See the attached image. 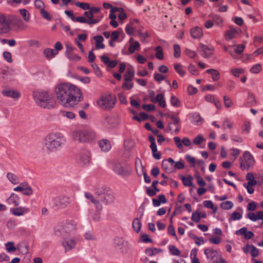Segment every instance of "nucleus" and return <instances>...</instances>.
Here are the masks:
<instances>
[{
  "mask_svg": "<svg viewBox=\"0 0 263 263\" xmlns=\"http://www.w3.org/2000/svg\"><path fill=\"white\" fill-rule=\"evenodd\" d=\"M55 92L58 102L66 107L73 106L83 100L81 90L70 83L59 84Z\"/></svg>",
  "mask_w": 263,
  "mask_h": 263,
  "instance_id": "f257e3e1",
  "label": "nucleus"
},
{
  "mask_svg": "<svg viewBox=\"0 0 263 263\" xmlns=\"http://www.w3.org/2000/svg\"><path fill=\"white\" fill-rule=\"evenodd\" d=\"M65 141L64 136L59 133H51L44 138V145L45 149L49 152H55Z\"/></svg>",
  "mask_w": 263,
  "mask_h": 263,
  "instance_id": "f03ea898",
  "label": "nucleus"
},
{
  "mask_svg": "<svg viewBox=\"0 0 263 263\" xmlns=\"http://www.w3.org/2000/svg\"><path fill=\"white\" fill-rule=\"evenodd\" d=\"M33 96L36 104L43 108L50 109L55 106V102L54 99L47 91H34Z\"/></svg>",
  "mask_w": 263,
  "mask_h": 263,
  "instance_id": "7ed1b4c3",
  "label": "nucleus"
},
{
  "mask_svg": "<svg viewBox=\"0 0 263 263\" xmlns=\"http://www.w3.org/2000/svg\"><path fill=\"white\" fill-rule=\"evenodd\" d=\"M72 137L74 141L85 143L92 140L95 138V134L90 130H77L72 132Z\"/></svg>",
  "mask_w": 263,
  "mask_h": 263,
  "instance_id": "20e7f679",
  "label": "nucleus"
},
{
  "mask_svg": "<svg viewBox=\"0 0 263 263\" xmlns=\"http://www.w3.org/2000/svg\"><path fill=\"white\" fill-rule=\"evenodd\" d=\"M116 102V98L115 96L109 94L102 96L97 101V104L103 109L110 110L112 109Z\"/></svg>",
  "mask_w": 263,
  "mask_h": 263,
  "instance_id": "39448f33",
  "label": "nucleus"
},
{
  "mask_svg": "<svg viewBox=\"0 0 263 263\" xmlns=\"http://www.w3.org/2000/svg\"><path fill=\"white\" fill-rule=\"evenodd\" d=\"M240 168L242 170H249L250 166L254 163V160L253 156L248 151H245L242 157L239 158Z\"/></svg>",
  "mask_w": 263,
  "mask_h": 263,
  "instance_id": "423d86ee",
  "label": "nucleus"
},
{
  "mask_svg": "<svg viewBox=\"0 0 263 263\" xmlns=\"http://www.w3.org/2000/svg\"><path fill=\"white\" fill-rule=\"evenodd\" d=\"M112 170L115 173L122 176H129L131 173V171L125 164L120 162L114 163Z\"/></svg>",
  "mask_w": 263,
  "mask_h": 263,
  "instance_id": "0eeeda50",
  "label": "nucleus"
},
{
  "mask_svg": "<svg viewBox=\"0 0 263 263\" xmlns=\"http://www.w3.org/2000/svg\"><path fill=\"white\" fill-rule=\"evenodd\" d=\"M11 20L7 18L6 16L0 13V34L8 33L11 30Z\"/></svg>",
  "mask_w": 263,
  "mask_h": 263,
  "instance_id": "6e6552de",
  "label": "nucleus"
},
{
  "mask_svg": "<svg viewBox=\"0 0 263 263\" xmlns=\"http://www.w3.org/2000/svg\"><path fill=\"white\" fill-rule=\"evenodd\" d=\"M76 226L73 223H68L65 226H57L54 229L55 235L59 236L63 234V233H69L74 230Z\"/></svg>",
  "mask_w": 263,
  "mask_h": 263,
  "instance_id": "1a4fd4ad",
  "label": "nucleus"
},
{
  "mask_svg": "<svg viewBox=\"0 0 263 263\" xmlns=\"http://www.w3.org/2000/svg\"><path fill=\"white\" fill-rule=\"evenodd\" d=\"M204 254L210 263H218V259L220 258V254L216 250L210 248L204 249Z\"/></svg>",
  "mask_w": 263,
  "mask_h": 263,
  "instance_id": "9d476101",
  "label": "nucleus"
},
{
  "mask_svg": "<svg viewBox=\"0 0 263 263\" xmlns=\"http://www.w3.org/2000/svg\"><path fill=\"white\" fill-rule=\"evenodd\" d=\"M213 47H209L203 44H200L198 51L201 54L202 56L205 58H208L213 54Z\"/></svg>",
  "mask_w": 263,
  "mask_h": 263,
  "instance_id": "9b49d317",
  "label": "nucleus"
},
{
  "mask_svg": "<svg viewBox=\"0 0 263 263\" xmlns=\"http://www.w3.org/2000/svg\"><path fill=\"white\" fill-rule=\"evenodd\" d=\"M241 32V30L239 28H232L227 30L225 34V37L226 40L230 41L234 38L236 37V36L239 32Z\"/></svg>",
  "mask_w": 263,
  "mask_h": 263,
  "instance_id": "f8f14e48",
  "label": "nucleus"
},
{
  "mask_svg": "<svg viewBox=\"0 0 263 263\" xmlns=\"http://www.w3.org/2000/svg\"><path fill=\"white\" fill-rule=\"evenodd\" d=\"M59 204H56V206L65 208L70 205L72 203V200L68 196L59 197Z\"/></svg>",
  "mask_w": 263,
  "mask_h": 263,
  "instance_id": "ddd939ff",
  "label": "nucleus"
},
{
  "mask_svg": "<svg viewBox=\"0 0 263 263\" xmlns=\"http://www.w3.org/2000/svg\"><path fill=\"white\" fill-rule=\"evenodd\" d=\"M109 191V188L106 187L104 189L103 197L101 199V201L105 204L111 203L114 201V196L110 193L107 192Z\"/></svg>",
  "mask_w": 263,
  "mask_h": 263,
  "instance_id": "4468645a",
  "label": "nucleus"
},
{
  "mask_svg": "<svg viewBox=\"0 0 263 263\" xmlns=\"http://www.w3.org/2000/svg\"><path fill=\"white\" fill-rule=\"evenodd\" d=\"M76 243L77 242L74 238L67 239L63 241L62 246L66 252L73 249L76 246Z\"/></svg>",
  "mask_w": 263,
  "mask_h": 263,
  "instance_id": "2eb2a0df",
  "label": "nucleus"
},
{
  "mask_svg": "<svg viewBox=\"0 0 263 263\" xmlns=\"http://www.w3.org/2000/svg\"><path fill=\"white\" fill-rule=\"evenodd\" d=\"M2 93L6 97L13 99H17L20 97V93L18 91L9 88L3 90Z\"/></svg>",
  "mask_w": 263,
  "mask_h": 263,
  "instance_id": "dca6fc26",
  "label": "nucleus"
},
{
  "mask_svg": "<svg viewBox=\"0 0 263 263\" xmlns=\"http://www.w3.org/2000/svg\"><path fill=\"white\" fill-rule=\"evenodd\" d=\"M190 34L194 39H199L203 35V32L201 28L199 27H195L190 30Z\"/></svg>",
  "mask_w": 263,
  "mask_h": 263,
  "instance_id": "f3484780",
  "label": "nucleus"
},
{
  "mask_svg": "<svg viewBox=\"0 0 263 263\" xmlns=\"http://www.w3.org/2000/svg\"><path fill=\"white\" fill-rule=\"evenodd\" d=\"M85 197L91 201L95 205L97 209L98 210H102V206L100 204V201L98 200H96L94 196L89 193H85Z\"/></svg>",
  "mask_w": 263,
  "mask_h": 263,
  "instance_id": "a211bd4d",
  "label": "nucleus"
},
{
  "mask_svg": "<svg viewBox=\"0 0 263 263\" xmlns=\"http://www.w3.org/2000/svg\"><path fill=\"white\" fill-rule=\"evenodd\" d=\"M101 60L103 63L111 68L115 67L118 64L117 61H110L109 58L105 55H103L101 57Z\"/></svg>",
  "mask_w": 263,
  "mask_h": 263,
  "instance_id": "6ab92c4d",
  "label": "nucleus"
},
{
  "mask_svg": "<svg viewBox=\"0 0 263 263\" xmlns=\"http://www.w3.org/2000/svg\"><path fill=\"white\" fill-rule=\"evenodd\" d=\"M151 101L154 103H159V106L161 107L166 106V102L164 99L163 95L161 93L157 95L155 98L151 99Z\"/></svg>",
  "mask_w": 263,
  "mask_h": 263,
  "instance_id": "aec40b11",
  "label": "nucleus"
},
{
  "mask_svg": "<svg viewBox=\"0 0 263 263\" xmlns=\"http://www.w3.org/2000/svg\"><path fill=\"white\" fill-rule=\"evenodd\" d=\"M80 162L84 165H87L89 164L90 162V153L88 151H84L80 156Z\"/></svg>",
  "mask_w": 263,
  "mask_h": 263,
  "instance_id": "412c9836",
  "label": "nucleus"
},
{
  "mask_svg": "<svg viewBox=\"0 0 263 263\" xmlns=\"http://www.w3.org/2000/svg\"><path fill=\"white\" fill-rule=\"evenodd\" d=\"M84 15L87 18V24L89 25L95 24L99 22L100 19L94 18V15L89 10L88 11H85L84 13Z\"/></svg>",
  "mask_w": 263,
  "mask_h": 263,
  "instance_id": "4be33fe9",
  "label": "nucleus"
},
{
  "mask_svg": "<svg viewBox=\"0 0 263 263\" xmlns=\"http://www.w3.org/2000/svg\"><path fill=\"white\" fill-rule=\"evenodd\" d=\"M99 144L101 150L103 152H108L111 148L110 142L108 140L103 139L99 141Z\"/></svg>",
  "mask_w": 263,
  "mask_h": 263,
  "instance_id": "5701e85b",
  "label": "nucleus"
},
{
  "mask_svg": "<svg viewBox=\"0 0 263 263\" xmlns=\"http://www.w3.org/2000/svg\"><path fill=\"white\" fill-rule=\"evenodd\" d=\"M11 212L12 214L17 216H20L23 215L25 212L28 211V209H26L24 207H18L16 208H11L10 209Z\"/></svg>",
  "mask_w": 263,
  "mask_h": 263,
  "instance_id": "b1692460",
  "label": "nucleus"
},
{
  "mask_svg": "<svg viewBox=\"0 0 263 263\" xmlns=\"http://www.w3.org/2000/svg\"><path fill=\"white\" fill-rule=\"evenodd\" d=\"M93 40H95L96 48L97 49H104L105 45L102 43L104 39L101 35H97L93 37Z\"/></svg>",
  "mask_w": 263,
  "mask_h": 263,
  "instance_id": "393cba45",
  "label": "nucleus"
},
{
  "mask_svg": "<svg viewBox=\"0 0 263 263\" xmlns=\"http://www.w3.org/2000/svg\"><path fill=\"white\" fill-rule=\"evenodd\" d=\"M135 75V71L132 68H128L124 75L125 81L131 82Z\"/></svg>",
  "mask_w": 263,
  "mask_h": 263,
  "instance_id": "a878e982",
  "label": "nucleus"
},
{
  "mask_svg": "<svg viewBox=\"0 0 263 263\" xmlns=\"http://www.w3.org/2000/svg\"><path fill=\"white\" fill-rule=\"evenodd\" d=\"M58 53V51H55L53 49L50 48L46 49L43 52L44 55L48 59L53 58Z\"/></svg>",
  "mask_w": 263,
  "mask_h": 263,
  "instance_id": "bb28decb",
  "label": "nucleus"
},
{
  "mask_svg": "<svg viewBox=\"0 0 263 263\" xmlns=\"http://www.w3.org/2000/svg\"><path fill=\"white\" fill-rule=\"evenodd\" d=\"M165 115L167 116L168 117L170 118L172 120V122H170L168 125L170 130H172V128L171 127L172 124H174V125H175L176 126L179 125V122L180 121L179 118L177 117L174 115H170V114H168L167 115L166 114H165Z\"/></svg>",
  "mask_w": 263,
  "mask_h": 263,
  "instance_id": "cd10ccee",
  "label": "nucleus"
},
{
  "mask_svg": "<svg viewBox=\"0 0 263 263\" xmlns=\"http://www.w3.org/2000/svg\"><path fill=\"white\" fill-rule=\"evenodd\" d=\"M125 244L124 241L122 238L117 237L114 239V244L115 247H118L120 249H123L125 248V251H127L126 246H127V242Z\"/></svg>",
  "mask_w": 263,
  "mask_h": 263,
  "instance_id": "c85d7f7f",
  "label": "nucleus"
},
{
  "mask_svg": "<svg viewBox=\"0 0 263 263\" xmlns=\"http://www.w3.org/2000/svg\"><path fill=\"white\" fill-rule=\"evenodd\" d=\"M162 251L163 250L161 249H158L156 248H149L145 250V253L149 256H152L157 254L160 252H162Z\"/></svg>",
  "mask_w": 263,
  "mask_h": 263,
  "instance_id": "c756f323",
  "label": "nucleus"
},
{
  "mask_svg": "<svg viewBox=\"0 0 263 263\" xmlns=\"http://www.w3.org/2000/svg\"><path fill=\"white\" fill-rule=\"evenodd\" d=\"M206 72L212 76V78L214 81H217L220 78V73L216 69H209L206 70Z\"/></svg>",
  "mask_w": 263,
  "mask_h": 263,
  "instance_id": "7c9ffc66",
  "label": "nucleus"
},
{
  "mask_svg": "<svg viewBox=\"0 0 263 263\" xmlns=\"http://www.w3.org/2000/svg\"><path fill=\"white\" fill-rule=\"evenodd\" d=\"M7 201L9 203H12L14 206H18L19 205V197L14 193L11 194Z\"/></svg>",
  "mask_w": 263,
  "mask_h": 263,
  "instance_id": "2f4dec72",
  "label": "nucleus"
},
{
  "mask_svg": "<svg viewBox=\"0 0 263 263\" xmlns=\"http://www.w3.org/2000/svg\"><path fill=\"white\" fill-rule=\"evenodd\" d=\"M142 224L138 218H135L133 222V228L134 230L138 233L141 229Z\"/></svg>",
  "mask_w": 263,
  "mask_h": 263,
  "instance_id": "473e14b6",
  "label": "nucleus"
},
{
  "mask_svg": "<svg viewBox=\"0 0 263 263\" xmlns=\"http://www.w3.org/2000/svg\"><path fill=\"white\" fill-rule=\"evenodd\" d=\"M181 178L184 186H192L193 185V177L191 175L187 177L182 176Z\"/></svg>",
  "mask_w": 263,
  "mask_h": 263,
  "instance_id": "72a5a7b5",
  "label": "nucleus"
},
{
  "mask_svg": "<svg viewBox=\"0 0 263 263\" xmlns=\"http://www.w3.org/2000/svg\"><path fill=\"white\" fill-rule=\"evenodd\" d=\"M246 179L248 180V185H256L257 184V181L254 179V176L252 173L247 174Z\"/></svg>",
  "mask_w": 263,
  "mask_h": 263,
  "instance_id": "f704fd0d",
  "label": "nucleus"
},
{
  "mask_svg": "<svg viewBox=\"0 0 263 263\" xmlns=\"http://www.w3.org/2000/svg\"><path fill=\"white\" fill-rule=\"evenodd\" d=\"M140 44L138 41L134 42L129 47L128 50L130 53H133L135 50H139Z\"/></svg>",
  "mask_w": 263,
  "mask_h": 263,
  "instance_id": "c9c22d12",
  "label": "nucleus"
},
{
  "mask_svg": "<svg viewBox=\"0 0 263 263\" xmlns=\"http://www.w3.org/2000/svg\"><path fill=\"white\" fill-rule=\"evenodd\" d=\"M162 167L167 173H172L174 171V167H172L167 161H162Z\"/></svg>",
  "mask_w": 263,
  "mask_h": 263,
  "instance_id": "e433bc0d",
  "label": "nucleus"
},
{
  "mask_svg": "<svg viewBox=\"0 0 263 263\" xmlns=\"http://www.w3.org/2000/svg\"><path fill=\"white\" fill-rule=\"evenodd\" d=\"M153 153V156L157 160H159L161 158L160 152H158L157 145L150 146Z\"/></svg>",
  "mask_w": 263,
  "mask_h": 263,
  "instance_id": "4c0bfd02",
  "label": "nucleus"
},
{
  "mask_svg": "<svg viewBox=\"0 0 263 263\" xmlns=\"http://www.w3.org/2000/svg\"><path fill=\"white\" fill-rule=\"evenodd\" d=\"M115 118L111 116L106 117L103 120V124L105 126L112 125L115 122Z\"/></svg>",
  "mask_w": 263,
  "mask_h": 263,
  "instance_id": "58836bf2",
  "label": "nucleus"
},
{
  "mask_svg": "<svg viewBox=\"0 0 263 263\" xmlns=\"http://www.w3.org/2000/svg\"><path fill=\"white\" fill-rule=\"evenodd\" d=\"M7 177L9 181L14 184L18 183V180L16 175L13 173H9L7 174Z\"/></svg>",
  "mask_w": 263,
  "mask_h": 263,
  "instance_id": "ea45409f",
  "label": "nucleus"
},
{
  "mask_svg": "<svg viewBox=\"0 0 263 263\" xmlns=\"http://www.w3.org/2000/svg\"><path fill=\"white\" fill-rule=\"evenodd\" d=\"M174 68L181 77H183L185 75V71L182 68V66L180 64H174Z\"/></svg>",
  "mask_w": 263,
  "mask_h": 263,
  "instance_id": "a19ab883",
  "label": "nucleus"
},
{
  "mask_svg": "<svg viewBox=\"0 0 263 263\" xmlns=\"http://www.w3.org/2000/svg\"><path fill=\"white\" fill-rule=\"evenodd\" d=\"M251 128V123L249 122H245L243 125L241 127L242 132L248 134L250 132Z\"/></svg>",
  "mask_w": 263,
  "mask_h": 263,
  "instance_id": "79ce46f5",
  "label": "nucleus"
},
{
  "mask_svg": "<svg viewBox=\"0 0 263 263\" xmlns=\"http://www.w3.org/2000/svg\"><path fill=\"white\" fill-rule=\"evenodd\" d=\"M75 5L83 10H88L90 8L89 4L86 3L77 2L75 3Z\"/></svg>",
  "mask_w": 263,
  "mask_h": 263,
  "instance_id": "37998d69",
  "label": "nucleus"
},
{
  "mask_svg": "<svg viewBox=\"0 0 263 263\" xmlns=\"http://www.w3.org/2000/svg\"><path fill=\"white\" fill-rule=\"evenodd\" d=\"M169 251L173 255L179 256L180 254V251L175 246L171 245L169 246Z\"/></svg>",
  "mask_w": 263,
  "mask_h": 263,
  "instance_id": "c03bdc74",
  "label": "nucleus"
},
{
  "mask_svg": "<svg viewBox=\"0 0 263 263\" xmlns=\"http://www.w3.org/2000/svg\"><path fill=\"white\" fill-rule=\"evenodd\" d=\"M233 203L230 201L222 202L220 204L221 208L224 210L230 209L233 207Z\"/></svg>",
  "mask_w": 263,
  "mask_h": 263,
  "instance_id": "a18cd8bd",
  "label": "nucleus"
},
{
  "mask_svg": "<svg viewBox=\"0 0 263 263\" xmlns=\"http://www.w3.org/2000/svg\"><path fill=\"white\" fill-rule=\"evenodd\" d=\"M262 67L260 64H256L250 69V71L253 73H257L261 70Z\"/></svg>",
  "mask_w": 263,
  "mask_h": 263,
  "instance_id": "49530a36",
  "label": "nucleus"
},
{
  "mask_svg": "<svg viewBox=\"0 0 263 263\" xmlns=\"http://www.w3.org/2000/svg\"><path fill=\"white\" fill-rule=\"evenodd\" d=\"M155 50L157 51L156 53V58L159 60H162L163 59V53L161 47L157 46L156 47Z\"/></svg>",
  "mask_w": 263,
  "mask_h": 263,
  "instance_id": "de8ad7c7",
  "label": "nucleus"
},
{
  "mask_svg": "<svg viewBox=\"0 0 263 263\" xmlns=\"http://www.w3.org/2000/svg\"><path fill=\"white\" fill-rule=\"evenodd\" d=\"M5 246L7 250L9 252H14L16 250V248L14 246V243L13 242H8L5 245Z\"/></svg>",
  "mask_w": 263,
  "mask_h": 263,
  "instance_id": "09e8293b",
  "label": "nucleus"
},
{
  "mask_svg": "<svg viewBox=\"0 0 263 263\" xmlns=\"http://www.w3.org/2000/svg\"><path fill=\"white\" fill-rule=\"evenodd\" d=\"M171 103L175 107H178L180 105V102L179 99L174 96L171 97Z\"/></svg>",
  "mask_w": 263,
  "mask_h": 263,
  "instance_id": "8fccbe9b",
  "label": "nucleus"
},
{
  "mask_svg": "<svg viewBox=\"0 0 263 263\" xmlns=\"http://www.w3.org/2000/svg\"><path fill=\"white\" fill-rule=\"evenodd\" d=\"M20 12L25 21L27 22L29 20L30 15L28 11L27 10L24 9H21Z\"/></svg>",
  "mask_w": 263,
  "mask_h": 263,
  "instance_id": "3c124183",
  "label": "nucleus"
},
{
  "mask_svg": "<svg viewBox=\"0 0 263 263\" xmlns=\"http://www.w3.org/2000/svg\"><path fill=\"white\" fill-rule=\"evenodd\" d=\"M200 215L198 213V210L193 212L192 215L191 219L195 222H199L200 220Z\"/></svg>",
  "mask_w": 263,
  "mask_h": 263,
  "instance_id": "603ef678",
  "label": "nucleus"
},
{
  "mask_svg": "<svg viewBox=\"0 0 263 263\" xmlns=\"http://www.w3.org/2000/svg\"><path fill=\"white\" fill-rule=\"evenodd\" d=\"M186 160L191 165V167H194L196 163L195 158L189 155H187L185 156Z\"/></svg>",
  "mask_w": 263,
  "mask_h": 263,
  "instance_id": "864d4df0",
  "label": "nucleus"
},
{
  "mask_svg": "<svg viewBox=\"0 0 263 263\" xmlns=\"http://www.w3.org/2000/svg\"><path fill=\"white\" fill-rule=\"evenodd\" d=\"M231 71L232 73L236 77H238L240 74L244 72V70L241 68H233Z\"/></svg>",
  "mask_w": 263,
  "mask_h": 263,
  "instance_id": "5fc2aeb1",
  "label": "nucleus"
},
{
  "mask_svg": "<svg viewBox=\"0 0 263 263\" xmlns=\"http://www.w3.org/2000/svg\"><path fill=\"white\" fill-rule=\"evenodd\" d=\"M99 211L100 210L97 209V210L92 214L91 217L93 221L98 222L100 220L101 218V215Z\"/></svg>",
  "mask_w": 263,
  "mask_h": 263,
  "instance_id": "6e6d98bb",
  "label": "nucleus"
},
{
  "mask_svg": "<svg viewBox=\"0 0 263 263\" xmlns=\"http://www.w3.org/2000/svg\"><path fill=\"white\" fill-rule=\"evenodd\" d=\"M67 57L70 60L79 61L81 59L80 57L78 54H74L73 52L66 55Z\"/></svg>",
  "mask_w": 263,
  "mask_h": 263,
  "instance_id": "4d7b16f0",
  "label": "nucleus"
},
{
  "mask_svg": "<svg viewBox=\"0 0 263 263\" xmlns=\"http://www.w3.org/2000/svg\"><path fill=\"white\" fill-rule=\"evenodd\" d=\"M142 108L147 111H152L155 109L156 106L152 104H144L142 106Z\"/></svg>",
  "mask_w": 263,
  "mask_h": 263,
  "instance_id": "13d9d810",
  "label": "nucleus"
},
{
  "mask_svg": "<svg viewBox=\"0 0 263 263\" xmlns=\"http://www.w3.org/2000/svg\"><path fill=\"white\" fill-rule=\"evenodd\" d=\"M174 57L179 58L180 56V47L179 45L175 44L174 45Z\"/></svg>",
  "mask_w": 263,
  "mask_h": 263,
  "instance_id": "bf43d9fd",
  "label": "nucleus"
},
{
  "mask_svg": "<svg viewBox=\"0 0 263 263\" xmlns=\"http://www.w3.org/2000/svg\"><path fill=\"white\" fill-rule=\"evenodd\" d=\"M248 103L249 104V106H253L256 104V100L252 94H249L248 97Z\"/></svg>",
  "mask_w": 263,
  "mask_h": 263,
  "instance_id": "052dcab7",
  "label": "nucleus"
},
{
  "mask_svg": "<svg viewBox=\"0 0 263 263\" xmlns=\"http://www.w3.org/2000/svg\"><path fill=\"white\" fill-rule=\"evenodd\" d=\"M28 185L27 182H23L20 184V185L14 188V190L17 192H23V191L26 187V186Z\"/></svg>",
  "mask_w": 263,
  "mask_h": 263,
  "instance_id": "680f3d73",
  "label": "nucleus"
},
{
  "mask_svg": "<svg viewBox=\"0 0 263 263\" xmlns=\"http://www.w3.org/2000/svg\"><path fill=\"white\" fill-rule=\"evenodd\" d=\"M3 57L4 59L9 63L12 62V55L9 52L5 51L3 53Z\"/></svg>",
  "mask_w": 263,
  "mask_h": 263,
  "instance_id": "e2e57ef3",
  "label": "nucleus"
},
{
  "mask_svg": "<svg viewBox=\"0 0 263 263\" xmlns=\"http://www.w3.org/2000/svg\"><path fill=\"white\" fill-rule=\"evenodd\" d=\"M223 99L225 106L227 108L230 107L232 104V102L230 98L227 96H224Z\"/></svg>",
  "mask_w": 263,
  "mask_h": 263,
  "instance_id": "0e129e2a",
  "label": "nucleus"
},
{
  "mask_svg": "<svg viewBox=\"0 0 263 263\" xmlns=\"http://www.w3.org/2000/svg\"><path fill=\"white\" fill-rule=\"evenodd\" d=\"M23 194L25 195L30 196L32 194L33 191L31 187L28 185L26 187L23 191Z\"/></svg>",
  "mask_w": 263,
  "mask_h": 263,
  "instance_id": "69168bd1",
  "label": "nucleus"
},
{
  "mask_svg": "<svg viewBox=\"0 0 263 263\" xmlns=\"http://www.w3.org/2000/svg\"><path fill=\"white\" fill-rule=\"evenodd\" d=\"M126 82L123 83L122 85V88L124 90H130L133 87V84Z\"/></svg>",
  "mask_w": 263,
  "mask_h": 263,
  "instance_id": "338daca9",
  "label": "nucleus"
},
{
  "mask_svg": "<svg viewBox=\"0 0 263 263\" xmlns=\"http://www.w3.org/2000/svg\"><path fill=\"white\" fill-rule=\"evenodd\" d=\"M204 140L203 137L201 135H198L194 139V143L197 145L200 144Z\"/></svg>",
  "mask_w": 263,
  "mask_h": 263,
  "instance_id": "774afa93",
  "label": "nucleus"
}]
</instances>
